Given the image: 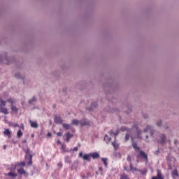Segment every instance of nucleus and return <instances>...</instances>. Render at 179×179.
<instances>
[{"label":"nucleus","mask_w":179,"mask_h":179,"mask_svg":"<svg viewBox=\"0 0 179 179\" xmlns=\"http://www.w3.org/2000/svg\"><path fill=\"white\" fill-rule=\"evenodd\" d=\"M24 152L25 153V159L26 160H28V165L31 166L32 164V160H33V155L30 152V150L29 148L24 150Z\"/></svg>","instance_id":"nucleus-1"},{"label":"nucleus","mask_w":179,"mask_h":179,"mask_svg":"<svg viewBox=\"0 0 179 179\" xmlns=\"http://www.w3.org/2000/svg\"><path fill=\"white\" fill-rule=\"evenodd\" d=\"M136 157L137 159H142L143 160H145V163L149 162L148 154H146V152H145L143 150H140L136 155Z\"/></svg>","instance_id":"nucleus-2"},{"label":"nucleus","mask_w":179,"mask_h":179,"mask_svg":"<svg viewBox=\"0 0 179 179\" xmlns=\"http://www.w3.org/2000/svg\"><path fill=\"white\" fill-rule=\"evenodd\" d=\"M17 173L20 176H24L25 177V178H29V173L26 172L24 169L20 168L19 169H17Z\"/></svg>","instance_id":"nucleus-3"},{"label":"nucleus","mask_w":179,"mask_h":179,"mask_svg":"<svg viewBox=\"0 0 179 179\" xmlns=\"http://www.w3.org/2000/svg\"><path fill=\"white\" fill-rule=\"evenodd\" d=\"M160 138V141H159V143H161V145H162V146H164V145H166V142L167 141V136H166V134H162L159 136Z\"/></svg>","instance_id":"nucleus-4"},{"label":"nucleus","mask_w":179,"mask_h":179,"mask_svg":"<svg viewBox=\"0 0 179 179\" xmlns=\"http://www.w3.org/2000/svg\"><path fill=\"white\" fill-rule=\"evenodd\" d=\"M80 124L81 127H86V126H90V121L86 118H83L81 120H80Z\"/></svg>","instance_id":"nucleus-5"},{"label":"nucleus","mask_w":179,"mask_h":179,"mask_svg":"<svg viewBox=\"0 0 179 179\" xmlns=\"http://www.w3.org/2000/svg\"><path fill=\"white\" fill-rule=\"evenodd\" d=\"M151 136H153V134H155V130L152 128V126L148 125L146 128L144 129V132H149Z\"/></svg>","instance_id":"nucleus-6"},{"label":"nucleus","mask_w":179,"mask_h":179,"mask_svg":"<svg viewBox=\"0 0 179 179\" xmlns=\"http://www.w3.org/2000/svg\"><path fill=\"white\" fill-rule=\"evenodd\" d=\"M0 113H2L5 115L9 114L8 109L5 108V106H2V105H0Z\"/></svg>","instance_id":"nucleus-7"},{"label":"nucleus","mask_w":179,"mask_h":179,"mask_svg":"<svg viewBox=\"0 0 179 179\" xmlns=\"http://www.w3.org/2000/svg\"><path fill=\"white\" fill-rule=\"evenodd\" d=\"M54 121H55V124H62V119L59 116L55 115Z\"/></svg>","instance_id":"nucleus-8"},{"label":"nucleus","mask_w":179,"mask_h":179,"mask_svg":"<svg viewBox=\"0 0 179 179\" xmlns=\"http://www.w3.org/2000/svg\"><path fill=\"white\" fill-rule=\"evenodd\" d=\"M172 178L177 179V177H179L178 171L177 169H175L171 173Z\"/></svg>","instance_id":"nucleus-9"},{"label":"nucleus","mask_w":179,"mask_h":179,"mask_svg":"<svg viewBox=\"0 0 179 179\" xmlns=\"http://www.w3.org/2000/svg\"><path fill=\"white\" fill-rule=\"evenodd\" d=\"M36 101H37V98L36 96H33L31 99L29 100L28 103L29 104L34 106V104H36Z\"/></svg>","instance_id":"nucleus-10"},{"label":"nucleus","mask_w":179,"mask_h":179,"mask_svg":"<svg viewBox=\"0 0 179 179\" xmlns=\"http://www.w3.org/2000/svg\"><path fill=\"white\" fill-rule=\"evenodd\" d=\"M91 157L94 160L95 159H99L100 157V155L98 152H93V153H90Z\"/></svg>","instance_id":"nucleus-11"},{"label":"nucleus","mask_w":179,"mask_h":179,"mask_svg":"<svg viewBox=\"0 0 179 179\" xmlns=\"http://www.w3.org/2000/svg\"><path fill=\"white\" fill-rule=\"evenodd\" d=\"M3 134L6 136H8V138H10L12 136V133L10 131H9V129H6L3 131Z\"/></svg>","instance_id":"nucleus-12"},{"label":"nucleus","mask_w":179,"mask_h":179,"mask_svg":"<svg viewBox=\"0 0 179 179\" xmlns=\"http://www.w3.org/2000/svg\"><path fill=\"white\" fill-rule=\"evenodd\" d=\"M66 135V141L68 143L69 142V139H71V138H73V134H71V133L67 132L65 134Z\"/></svg>","instance_id":"nucleus-13"},{"label":"nucleus","mask_w":179,"mask_h":179,"mask_svg":"<svg viewBox=\"0 0 179 179\" xmlns=\"http://www.w3.org/2000/svg\"><path fill=\"white\" fill-rule=\"evenodd\" d=\"M120 131H121L122 132H124V131H127L129 134H131L132 132V129H128L126 127H122L120 129Z\"/></svg>","instance_id":"nucleus-14"},{"label":"nucleus","mask_w":179,"mask_h":179,"mask_svg":"<svg viewBox=\"0 0 179 179\" xmlns=\"http://www.w3.org/2000/svg\"><path fill=\"white\" fill-rule=\"evenodd\" d=\"M29 124H31V128H38V124H37V122L30 120Z\"/></svg>","instance_id":"nucleus-15"},{"label":"nucleus","mask_w":179,"mask_h":179,"mask_svg":"<svg viewBox=\"0 0 179 179\" xmlns=\"http://www.w3.org/2000/svg\"><path fill=\"white\" fill-rule=\"evenodd\" d=\"M101 161L103 162L105 167L107 169V167H108V159L102 157Z\"/></svg>","instance_id":"nucleus-16"},{"label":"nucleus","mask_w":179,"mask_h":179,"mask_svg":"<svg viewBox=\"0 0 179 179\" xmlns=\"http://www.w3.org/2000/svg\"><path fill=\"white\" fill-rule=\"evenodd\" d=\"M90 154H85L83 157V160H87V162H90L91 159Z\"/></svg>","instance_id":"nucleus-17"},{"label":"nucleus","mask_w":179,"mask_h":179,"mask_svg":"<svg viewBox=\"0 0 179 179\" xmlns=\"http://www.w3.org/2000/svg\"><path fill=\"white\" fill-rule=\"evenodd\" d=\"M132 146L136 150H138V152L141 150V148L138 146V144L135 141H133Z\"/></svg>","instance_id":"nucleus-18"},{"label":"nucleus","mask_w":179,"mask_h":179,"mask_svg":"<svg viewBox=\"0 0 179 179\" xmlns=\"http://www.w3.org/2000/svg\"><path fill=\"white\" fill-rule=\"evenodd\" d=\"M71 124H72L73 125L78 126V125H79V124H80V121H79L78 120H76V119H73V120L71 121Z\"/></svg>","instance_id":"nucleus-19"},{"label":"nucleus","mask_w":179,"mask_h":179,"mask_svg":"<svg viewBox=\"0 0 179 179\" xmlns=\"http://www.w3.org/2000/svg\"><path fill=\"white\" fill-rule=\"evenodd\" d=\"M97 107V103L96 102H93L91 104L90 108H89L90 111H92L93 108H96Z\"/></svg>","instance_id":"nucleus-20"},{"label":"nucleus","mask_w":179,"mask_h":179,"mask_svg":"<svg viewBox=\"0 0 179 179\" xmlns=\"http://www.w3.org/2000/svg\"><path fill=\"white\" fill-rule=\"evenodd\" d=\"M137 132V136L139 139H142V131L140 130L139 129H137L136 130Z\"/></svg>","instance_id":"nucleus-21"},{"label":"nucleus","mask_w":179,"mask_h":179,"mask_svg":"<svg viewBox=\"0 0 179 179\" xmlns=\"http://www.w3.org/2000/svg\"><path fill=\"white\" fill-rule=\"evenodd\" d=\"M7 176H9V177H13V178H15V177H17V173H15V172H9Z\"/></svg>","instance_id":"nucleus-22"},{"label":"nucleus","mask_w":179,"mask_h":179,"mask_svg":"<svg viewBox=\"0 0 179 179\" xmlns=\"http://www.w3.org/2000/svg\"><path fill=\"white\" fill-rule=\"evenodd\" d=\"M63 128H65L66 129H69L71 128V125L66 123H62Z\"/></svg>","instance_id":"nucleus-23"},{"label":"nucleus","mask_w":179,"mask_h":179,"mask_svg":"<svg viewBox=\"0 0 179 179\" xmlns=\"http://www.w3.org/2000/svg\"><path fill=\"white\" fill-rule=\"evenodd\" d=\"M17 138H22L23 136V132H22L21 129H19L17 133Z\"/></svg>","instance_id":"nucleus-24"},{"label":"nucleus","mask_w":179,"mask_h":179,"mask_svg":"<svg viewBox=\"0 0 179 179\" xmlns=\"http://www.w3.org/2000/svg\"><path fill=\"white\" fill-rule=\"evenodd\" d=\"M0 106H1L2 107H5V106H6V101H3L2 98L0 99Z\"/></svg>","instance_id":"nucleus-25"},{"label":"nucleus","mask_w":179,"mask_h":179,"mask_svg":"<svg viewBox=\"0 0 179 179\" xmlns=\"http://www.w3.org/2000/svg\"><path fill=\"white\" fill-rule=\"evenodd\" d=\"M12 111H15V113H17L19 111V108H16V106L12 105L11 106Z\"/></svg>","instance_id":"nucleus-26"},{"label":"nucleus","mask_w":179,"mask_h":179,"mask_svg":"<svg viewBox=\"0 0 179 179\" xmlns=\"http://www.w3.org/2000/svg\"><path fill=\"white\" fill-rule=\"evenodd\" d=\"M157 178H158V179H164V178L162 177V172L160 171V170H157Z\"/></svg>","instance_id":"nucleus-27"},{"label":"nucleus","mask_w":179,"mask_h":179,"mask_svg":"<svg viewBox=\"0 0 179 179\" xmlns=\"http://www.w3.org/2000/svg\"><path fill=\"white\" fill-rule=\"evenodd\" d=\"M136 168H134V165H132V162H130V171H136Z\"/></svg>","instance_id":"nucleus-28"},{"label":"nucleus","mask_w":179,"mask_h":179,"mask_svg":"<svg viewBox=\"0 0 179 179\" xmlns=\"http://www.w3.org/2000/svg\"><path fill=\"white\" fill-rule=\"evenodd\" d=\"M104 141H107L108 142H111V138L106 134L104 137Z\"/></svg>","instance_id":"nucleus-29"},{"label":"nucleus","mask_w":179,"mask_h":179,"mask_svg":"<svg viewBox=\"0 0 179 179\" xmlns=\"http://www.w3.org/2000/svg\"><path fill=\"white\" fill-rule=\"evenodd\" d=\"M15 77L17 79H22V75L20 74V73H15Z\"/></svg>","instance_id":"nucleus-30"},{"label":"nucleus","mask_w":179,"mask_h":179,"mask_svg":"<svg viewBox=\"0 0 179 179\" xmlns=\"http://www.w3.org/2000/svg\"><path fill=\"white\" fill-rule=\"evenodd\" d=\"M110 135H114L115 136H117L120 134V131H117L116 133H114L113 130L110 131Z\"/></svg>","instance_id":"nucleus-31"},{"label":"nucleus","mask_w":179,"mask_h":179,"mask_svg":"<svg viewBox=\"0 0 179 179\" xmlns=\"http://www.w3.org/2000/svg\"><path fill=\"white\" fill-rule=\"evenodd\" d=\"M130 136H131L129 135V133L126 134V136H125V141H126V142L129 141Z\"/></svg>","instance_id":"nucleus-32"},{"label":"nucleus","mask_w":179,"mask_h":179,"mask_svg":"<svg viewBox=\"0 0 179 179\" xmlns=\"http://www.w3.org/2000/svg\"><path fill=\"white\" fill-rule=\"evenodd\" d=\"M112 145L115 149H118V145L115 144V142H112Z\"/></svg>","instance_id":"nucleus-33"},{"label":"nucleus","mask_w":179,"mask_h":179,"mask_svg":"<svg viewBox=\"0 0 179 179\" xmlns=\"http://www.w3.org/2000/svg\"><path fill=\"white\" fill-rule=\"evenodd\" d=\"M131 155H128L127 156V162H129V164H131Z\"/></svg>","instance_id":"nucleus-34"},{"label":"nucleus","mask_w":179,"mask_h":179,"mask_svg":"<svg viewBox=\"0 0 179 179\" xmlns=\"http://www.w3.org/2000/svg\"><path fill=\"white\" fill-rule=\"evenodd\" d=\"M162 120H158V121L157 122V127H160V126L162 125Z\"/></svg>","instance_id":"nucleus-35"},{"label":"nucleus","mask_w":179,"mask_h":179,"mask_svg":"<svg viewBox=\"0 0 179 179\" xmlns=\"http://www.w3.org/2000/svg\"><path fill=\"white\" fill-rule=\"evenodd\" d=\"M19 166H22V167H24L26 166V162H22L20 163Z\"/></svg>","instance_id":"nucleus-36"},{"label":"nucleus","mask_w":179,"mask_h":179,"mask_svg":"<svg viewBox=\"0 0 179 179\" xmlns=\"http://www.w3.org/2000/svg\"><path fill=\"white\" fill-rule=\"evenodd\" d=\"M8 103H11V106H13V100H12V99H9L8 100Z\"/></svg>","instance_id":"nucleus-37"},{"label":"nucleus","mask_w":179,"mask_h":179,"mask_svg":"<svg viewBox=\"0 0 179 179\" xmlns=\"http://www.w3.org/2000/svg\"><path fill=\"white\" fill-rule=\"evenodd\" d=\"M178 143V141L177 139L174 140V145H176V146H177V144Z\"/></svg>","instance_id":"nucleus-38"},{"label":"nucleus","mask_w":179,"mask_h":179,"mask_svg":"<svg viewBox=\"0 0 179 179\" xmlns=\"http://www.w3.org/2000/svg\"><path fill=\"white\" fill-rule=\"evenodd\" d=\"M71 170H76V166H75V165H72L71 166Z\"/></svg>","instance_id":"nucleus-39"},{"label":"nucleus","mask_w":179,"mask_h":179,"mask_svg":"<svg viewBox=\"0 0 179 179\" xmlns=\"http://www.w3.org/2000/svg\"><path fill=\"white\" fill-rule=\"evenodd\" d=\"M73 152H78V147H75V148L73 149Z\"/></svg>","instance_id":"nucleus-40"},{"label":"nucleus","mask_w":179,"mask_h":179,"mask_svg":"<svg viewBox=\"0 0 179 179\" xmlns=\"http://www.w3.org/2000/svg\"><path fill=\"white\" fill-rule=\"evenodd\" d=\"M57 136H62V133L58 132L57 133Z\"/></svg>","instance_id":"nucleus-41"},{"label":"nucleus","mask_w":179,"mask_h":179,"mask_svg":"<svg viewBox=\"0 0 179 179\" xmlns=\"http://www.w3.org/2000/svg\"><path fill=\"white\" fill-rule=\"evenodd\" d=\"M62 150H64V152H65V150H66L65 145H62Z\"/></svg>","instance_id":"nucleus-42"},{"label":"nucleus","mask_w":179,"mask_h":179,"mask_svg":"<svg viewBox=\"0 0 179 179\" xmlns=\"http://www.w3.org/2000/svg\"><path fill=\"white\" fill-rule=\"evenodd\" d=\"M79 157H83V152L79 153Z\"/></svg>","instance_id":"nucleus-43"},{"label":"nucleus","mask_w":179,"mask_h":179,"mask_svg":"<svg viewBox=\"0 0 179 179\" xmlns=\"http://www.w3.org/2000/svg\"><path fill=\"white\" fill-rule=\"evenodd\" d=\"M99 171L101 172V173H103V167H99Z\"/></svg>","instance_id":"nucleus-44"},{"label":"nucleus","mask_w":179,"mask_h":179,"mask_svg":"<svg viewBox=\"0 0 179 179\" xmlns=\"http://www.w3.org/2000/svg\"><path fill=\"white\" fill-rule=\"evenodd\" d=\"M3 61V57H2L1 55H0V62H2Z\"/></svg>","instance_id":"nucleus-45"},{"label":"nucleus","mask_w":179,"mask_h":179,"mask_svg":"<svg viewBox=\"0 0 179 179\" xmlns=\"http://www.w3.org/2000/svg\"><path fill=\"white\" fill-rule=\"evenodd\" d=\"M66 159H69V160H67V163H71V159H69V157H67Z\"/></svg>","instance_id":"nucleus-46"},{"label":"nucleus","mask_w":179,"mask_h":179,"mask_svg":"<svg viewBox=\"0 0 179 179\" xmlns=\"http://www.w3.org/2000/svg\"><path fill=\"white\" fill-rule=\"evenodd\" d=\"M47 136H49V137H50V136H52V134L51 133H48V135H47Z\"/></svg>","instance_id":"nucleus-47"},{"label":"nucleus","mask_w":179,"mask_h":179,"mask_svg":"<svg viewBox=\"0 0 179 179\" xmlns=\"http://www.w3.org/2000/svg\"><path fill=\"white\" fill-rule=\"evenodd\" d=\"M159 153H160V150H158L156 151V155H159Z\"/></svg>","instance_id":"nucleus-48"},{"label":"nucleus","mask_w":179,"mask_h":179,"mask_svg":"<svg viewBox=\"0 0 179 179\" xmlns=\"http://www.w3.org/2000/svg\"><path fill=\"white\" fill-rule=\"evenodd\" d=\"M57 143H58V145H61V141L58 140Z\"/></svg>","instance_id":"nucleus-49"},{"label":"nucleus","mask_w":179,"mask_h":179,"mask_svg":"<svg viewBox=\"0 0 179 179\" xmlns=\"http://www.w3.org/2000/svg\"><path fill=\"white\" fill-rule=\"evenodd\" d=\"M152 179H159V178L156 176H154V177L152 178Z\"/></svg>","instance_id":"nucleus-50"},{"label":"nucleus","mask_w":179,"mask_h":179,"mask_svg":"<svg viewBox=\"0 0 179 179\" xmlns=\"http://www.w3.org/2000/svg\"><path fill=\"white\" fill-rule=\"evenodd\" d=\"M4 59H5L6 61H8V57H6V56H5V57H4Z\"/></svg>","instance_id":"nucleus-51"},{"label":"nucleus","mask_w":179,"mask_h":179,"mask_svg":"<svg viewBox=\"0 0 179 179\" xmlns=\"http://www.w3.org/2000/svg\"><path fill=\"white\" fill-rule=\"evenodd\" d=\"M58 166H60L61 167H62V164H59Z\"/></svg>","instance_id":"nucleus-52"},{"label":"nucleus","mask_w":179,"mask_h":179,"mask_svg":"<svg viewBox=\"0 0 179 179\" xmlns=\"http://www.w3.org/2000/svg\"><path fill=\"white\" fill-rule=\"evenodd\" d=\"M3 149H6V145H3Z\"/></svg>","instance_id":"nucleus-53"},{"label":"nucleus","mask_w":179,"mask_h":179,"mask_svg":"<svg viewBox=\"0 0 179 179\" xmlns=\"http://www.w3.org/2000/svg\"><path fill=\"white\" fill-rule=\"evenodd\" d=\"M131 141H134V137H131Z\"/></svg>","instance_id":"nucleus-54"},{"label":"nucleus","mask_w":179,"mask_h":179,"mask_svg":"<svg viewBox=\"0 0 179 179\" xmlns=\"http://www.w3.org/2000/svg\"><path fill=\"white\" fill-rule=\"evenodd\" d=\"M16 127H19V124H15Z\"/></svg>","instance_id":"nucleus-55"},{"label":"nucleus","mask_w":179,"mask_h":179,"mask_svg":"<svg viewBox=\"0 0 179 179\" xmlns=\"http://www.w3.org/2000/svg\"><path fill=\"white\" fill-rule=\"evenodd\" d=\"M148 138H149V136H146V138L148 139Z\"/></svg>","instance_id":"nucleus-56"},{"label":"nucleus","mask_w":179,"mask_h":179,"mask_svg":"<svg viewBox=\"0 0 179 179\" xmlns=\"http://www.w3.org/2000/svg\"><path fill=\"white\" fill-rule=\"evenodd\" d=\"M165 128H166V129H169V127H165Z\"/></svg>","instance_id":"nucleus-57"},{"label":"nucleus","mask_w":179,"mask_h":179,"mask_svg":"<svg viewBox=\"0 0 179 179\" xmlns=\"http://www.w3.org/2000/svg\"><path fill=\"white\" fill-rule=\"evenodd\" d=\"M152 136V138H155V136H153V134H152V136Z\"/></svg>","instance_id":"nucleus-58"},{"label":"nucleus","mask_w":179,"mask_h":179,"mask_svg":"<svg viewBox=\"0 0 179 179\" xmlns=\"http://www.w3.org/2000/svg\"><path fill=\"white\" fill-rule=\"evenodd\" d=\"M169 169L171 170V166H169Z\"/></svg>","instance_id":"nucleus-59"},{"label":"nucleus","mask_w":179,"mask_h":179,"mask_svg":"<svg viewBox=\"0 0 179 179\" xmlns=\"http://www.w3.org/2000/svg\"><path fill=\"white\" fill-rule=\"evenodd\" d=\"M145 118H148V116L145 117Z\"/></svg>","instance_id":"nucleus-60"},{"label":"nucleus","mask_w":179,"mask_h":179,"mask_svg":"<svg viewBox=\"0 0 179 179\" xmlns=\"http://www.w3.org/2000/svg\"><path fill=\"white\" fill-rule=\"evenodd\" d=\"M96 174H99L97 172H96Z\"/></svg>","instance_id":"nucleus-61"},{"label":"nucleus","mask_w":179,"mask_h":179,"mask_svg":"<svg viewBox=\"0 0 179 179\" xmlns=\"http://www.w3.org/2000/svg\"><path fill=\"white\" fill-rule=\"evenodd\" d=\"M22 128H23V124H22Z\"/></svg>","instance_id":"nucleus-62"}]
</instances>
